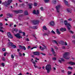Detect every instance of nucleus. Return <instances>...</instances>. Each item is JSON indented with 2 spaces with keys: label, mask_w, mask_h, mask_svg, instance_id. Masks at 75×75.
Wrapping results in <instances>:
<instances>
[{
  "label": "nucleus",
  "mask_w": 75,
  "mask_h": 75,
  "mask_svg": "<svg viewBox=\"0 0 75 75\" xmlns=\"http://www.w3.org/2000/svg\"><path fill=\"white\" fill-rule=\"evenodd\" d=\"M51 66L50 64H48L46 66L45 69L47 71V73H50V71L51 70Z\"/></svg>",
  "instance_id": "obj_1"
},
{
  "label": "nucleus",
  "mask_w": 75,
  "mask_h": 75,
  "mask_svg": "<svg viewBox=\"0 0 75 75\" xmlns=\"http://www.w3.org/2000/svg\"><path fill=\"white\" fill-rule=\"evenodd\" d=\"M64 22V24L65 25L67 26V29L68 30H70L71 28V25L69 23H67V21H65Z\"/></svg>",
  "instance_id": "obj_2"
},
{
  "label": "nucleus",
  "mask_w": 75,
  "mask_h": 75,
  "mask_svg": "<svg viewBox=\"0 0 75 75\" xmlns=\"http://www.w3.org/2000/svg\"><path fill=\"white\" fill-rule=\"evenodd\" d=\"M13 1L12 0H8L7 2H5L4 3H2V4H4L6 6H7L8 5H10V4Z\"/></svg>",
  "instance_id": "obj_3"
},
{
  "label": "nucleus",
  "mask_w": 75,
  "mask_h": 75,
  "mask_svg": "<svg viewBox=\"0 0 75 75\" xmlns=\"http://www.w3.org/2000/svg\"><path fill=\"white\" fill-rule=\"evenodd\" d=\"M69 54V53L68 52H65L64 53V54L63 55V57L66 59H69L70 58L68 56Z\"/></svg>",
  "instance_id": "obj_4"
},
{
  "label": "nucleus",
  "mask_w": 75,
  "mask_h": 75,
  "mask_svg": "<svg viewBox=\"0 0 75 75\" xmlns=\"http://www.w3.org/2000/svg\"><path fill=\"white\" fill-rule=\"evenodd\" d=\"M56 8L57 12L58 13V15H59L60 14V12H59V8H61V5H59L57 6Z\"/></svg>",
  "instance_id": "obj_5"
},
{
  "label": "nucleus",
  "mask_w": 75,
  "mask_h": 75,
  "mask_svg": "<svg viewBox=\"0 0 75 75\" xmlns=\"http://www.w3.org/2000/svg\"><path fill=\"white\" fill-rule=\"evenodd\" d=\"M33 23L34 25H36L38 24L39 23V21L38 20H35L33 21Z\"/></svg>",
  "instance_id": "obj_6"
},
{
  "label": "nucleus",
  "mask_w": 75,
  "mask_h": 75,
  "mask_svg": "<svg viewBox=\"0 0 75 75\" xmlns=\"http://www.w3.org/2000/svg\"><path fill=\"white\" fill-rule=\"evenodd\" d=\"M14 12L17 14H18L19 13H23V11L22 10H18V11H14Z\"/></svg>",
  "instance_id": "obj_7"
},
{
  "label": "nucleus",
  "mask_w": 75,
  "mask_h": 75,
  "mask_svg": "<svg viewBox=\"0 0 75 75\" xmlns=\"http://www.w3.org/2000/svg\"><path fill=\"white\" fill-rule=\"evenodd\" d=\"M7 35L8 37L10 38H11L12 39L13 38V36H12L10 32H8L7 33Z\"/></svg>",
  "instance_id": "obj_8"
},
{
  "label": "nucleus",
  "mask_w": 75,
  "mask_h": 75,
  "mask_svg": "<svg viewBox=\"0 0 75 75\" xmlns=\"http://www.w3.org/2000/svg\"><path fill=\"white\" fill-rule=\"evenodd\" d=\"M15 37H16L17 38H22V37L20 35V34L19 33H17L15 35Z\"/></svg>",
  "instance_id": "obj_9"
},
{
  "label": "nucleus",
  "mask_w": 75,
  "mask_h": 75,
  "mask_svg": "<svg viewBox=\"0 0 75 75\" xmlns=\"http://www.w3.org/2000/svg\"><path fill=\"white\" fill-rule=\"evenodd\" d=\"M33 53V54L35 55H37L38 56L40 55V52H34Z\"/></svg>",
  "instance_id": "obj_10"
},
{
  "label": "nucleus",
  "mask_w": 75,
  "mask_h": 75,
  "mask_svg": "<svg viewBox=\"0 0 75 75\" xmlns=\"http://www.w3.org/2000/svg\"><path fill=\"white\" fill-rule=\"evenodd\" d=\"M50 31L48 30V32L47 33H45L43 34V35H47V36H48L49 34H50Z\"/></svg>",
  "instance_id": "obj_11"
},
{
  "label": "nucleus",
  "mask_w": 75,
  "mask_h": 75,
  "mask_svg": "<svg viewBox=\"0 0 75 75\" xmlns=\"http://www.w3.org/2000/svg\"><path fill=\"white\" fill-rule=\"evenodd\" d=\"M50 25H51L52 26H54L55 24V23H54V22L51 21L50 22Z\"/></svg>",
  "instance_id": "obj_12"
},
{
  "label": "nucleus",
  "mask_w": 75,
  "mask_h": 75,
  "mask_svg": "<svg viewBox=\"0 0 75 75\" xmlns=\"http://www.w3.org/2000/svg\"><path fill=\"white\" fill-rule=\"evenodd\" d=\"M60 30L61 31H62V32H63V31H67V30L65 28H62L60 29Z\"/></svg>",
  "instance_id": "obj_13"
},
{
  "label": "nucleus",
  "mask_w": 75,
  "mask_h": 75,
  "mask_svg": "<svg viewBox=\"0 0 75 75\" xmlns=\"http://www.w3.org/2000/svg\"><path fill=\"white\" fill-rule=\"evenodd\" d=\"M28 6H29V8H30V9L33 8V7H32V6H33V4L31 3L29 4Z\"/></svg>",
  "instance_id": "obj_14"
},
{
  "label": "nucleus",
  "mask_w": 75,
  "mask_h": 75,
  "mask_svg": "<svg viewBox=\"0 0 75 75\" xmlns=\"http://www.w3.org/2000/svg\"><path fill=\"white\" fill-rule=\"evenodd\" d=\"M60 59L61 60H58L59 62L60 63H62V61H64V59L63 58H61Z\"/></svg>",
  "instance_id": "obj_15"
},
{
  "label": "nucleus",
  "mask_w": 75,
  "mask_h": 75,
  "mask_svg": "<svg viewBox=\"0 0 75 75\" xmlns=\"http://www.w3.org/2000/svg\"><path fill=\"white\" fill-rule=\"evenodd\" d=\"M51 50L52 52L53 55H54V56H55V54H55V51H54V49H53L52 48Z\"/></svg>",
  "instance_id": "obj_16"
},
{
  "label": "nucleus",
  "mask_w": 75,
  "mask_h": 75,
  "mask_svg": "<svg viewBox=\"0 0 75 75\" xmlns=\"http://www.w3.org/2000/svg\"><path fill=\"white\" fill-rule=\"evenodd\" d=\"M56 32L57 34H58V35H59V34H61V32H59V30L58 29H57L56 30Z\"/></svg>",
  "instance_id": "obj_17"
},
{
  "label": "nucleus",
  "mask_w": 75,
  "mask_h": 75,
  "mask_svg": "<svg viewBox=\"0 0 75 75\" xmlns=\"http://www.w3.org/2000/svg\"><path fill=\"white\" fill-rule=\"evenodd\" d=\"M67 10L68 12L71 13V11H72V9L70 8H68L67 9Z\"/></svg>",
  "instance_id": "obj_18"
},
{
  "label": "nucleus",
  "mask_w": 75,
  "mask_h": 75,
  "mask_svg": "<svg viewBox=\"0 0 75 75\" xmlns=\"http://www.w3.org/2000/svg\"><path fill=\"white\" fill-rule=\"evenodd\" d=\"M69 64H70V65H75V63L72 62H69Z\"/></svg>",
  "instance_id": "obj_19"
},
{
  "label": "nucleus",
  "mask_w": 75,
  "mask_h": 75,
  "mask_svg": "<svg viewBox=\"0 0 75 75\" xmlns=\"http://www.w3.org/2000/svg\"><path fill=\"white\" fill-rule=\"evenodd\" d=\"M64 23V21L63 20L61 19L60 21V24H63Z\"/></svg>",
  "instance_id": "obj_20"
},
{
  "label": "nucleus",
  "mask_w": 75,
  "mask_h": 75,
  "mask_svg": "<svg viewBox=\"0 0 75 75\" xmlns=\"http://www.w3.org/2000/svg\"><path fill=\"white\" fill-rule=\"evenodd\" d=\"M64 2L66 5H68V2L65 0H64Z\"/></svg>",
  "instance_id": "obj_21"
},
{
  "label": "nucleus",
  "mask_w": 75,
  "mask_h": 75,
  "mask_svg": "<svg viewBox=\"0 0 75 75\" xmlns=\"http://www.w3.org/2000/svg\"><path fill=\"white\" fill-rule=\"evenodd\" d=\"M43 28L44 30H47V28L45 25H44L43 27Z\"/></svg>",
  "instance_id": "obj_22"
},
{
  "label": "nucleus",
  "mask_w": 75,
  "mask_h": 75,
  "mask_svg": "<svg viewBox=\"0 0 75 75\" xmlns=\"http://www.w3.org/2000/svg\"><path fill=\"white\" fill-rule=\"evenodd\" d=\"M8 44L9 45H11V47L13 45V43L11 42H9Z\"/></svg>",
  "instance_id": "obj_23"
},
{
  "label": "nucleus",
  "mask_w": 75,
  "mask_h": 75,
  "mask_svg": "<svg viewBox=\"0 0 75 75\" xmlns=\"http://www.w3.org/2000/svg\"><path fill=\"white\" fill-rule=\"evenodd\" d=\"M32 28H33V29H37L38 28V27H37V26H34L32 27Z\"/></svg>",
  "instance_id": "obj_24"
},
{
  "label": "nucleus",
  "mask_w": 75,
  "mask_h": 75,
  "mask_svg": "<svg viewBox=\"0 0 75 75\" xmlns=\"http://www.w3.org/2000/svg\"><path fill=\"white\" fill-rule=\"evenodd\" d=\"M24 14H25V15H28V12H27V11H25Z\"/></svg>",
  "instance_id": "obj_25"
},
{
  "label": "nucleus",
  "mask_w": 75,
  "mask_h": 75,
  "mask_svg": "<svg viewBox=\"0 0 75 75\" xmlns=\"http://www.w3.org/2000/svg\"><path fill=\"white\" fill-rule=\"evenodd\" d=\"M33 13L34 14H37V12H36V11L34 10L33 11Z\"/></svg>",
  "instance_id": "obj_26"
},
{
  "label": "nucleus",
  "mask_w": 75,
  "mask_h": 75,
  "mask_svg": "<svg viewBox=\"0 0 75 75\" xmlns=\"http://www.w3.org/2000/svg\"><path fill=\"white\" fill-rule=\"evenodd\" d=\"M52 2L53 4H56L57 3V1H56V0H53Z\"/></svg>",
  "instance_id": "obj_27"
},
{
  "label": "nucleus",
  "mask_w": 75,
  "mask_h": 75,
  "mask_svg": "<svg viewBox=\"0 0 75 75\" xmlns=\"http://www.w3.org/2000/svg\"><path fill=\"white\" fill-rule=\"evenodd\" d=\"M52 59L53 61H56L57 60V58L55 57H54L52 58Z\"/></svg>",
  "instance_id": "obj_28"
},
{
  "label": "nucleus",
  "mask_w": 75,
  "mask_h": 75,
  "mask_svg": "<svg viewBox=\"0 0 75 75\" xmlns=\"http://www.w3.org/2000/svg\"><path fill=\"white\" fill-rule=\"evenodd\" d=\"M44 47H42V50H42V51H43V50H44V49H46L47 48V47H45V46H44Z\"/></svg>",
  "instance_id": "obj_29"
},
{
  "label": "nucleus",
  "mask_w": 75,
  "mask_h": 75,
  "mask_svg": "<svg viewBox=\"0 0 75 75\" xmlns=\"http://www.w3.org/2000/svg\"><path fill=\"white\" fill-rule=\"evenodd\" d=\"M45 3H48L50 0H43Z\"/></svg>",
  "instance_id": "obj_30"
},
{
  "label": "nucleus",
  "mask_w": 75,
  "mask_h": 75,
  "mask_svg": "<svg viewBox=\"0 0 75 75\" xmlns=\"http://www.w3.org/2000/svg\"><path fill=\"white\" fill-rule=\"evenodd\" d=\"M18 54L19 57H21V56H22V55H23V54H21L20 52H19Z\"/></svg>",
  "instance_id": "obj_31"
},
{
  "label": "nucleus",
  "mask_w": 75,
  "mask_h": 75,
  "mask_svg": "<svg viewBox=\"0 0 75 75\" xmlns=\"http://www.w3.org/2000/svg\"><path fill=\"white\" fill-rule=\"evenodd\" d=\"M12 48H16V45H13L12 46Z\"/></svg>",
  "instance_id": "obj_32"
},
{
  "label": "nucleus",
  "mask_w": 75,
  "mask_h": 75,
  "mask_svg": "<svg viewBox=\"0 0 75 75\" xmlns=\"http://www.w3.org/2000/svg\"><path fill=\"white\" fill-rule=\"evenodd\" d=\"M51 33H52L53 34H55V33L54 31H53V30H52V31L51 32Z\"/></svg>",
  "instance_id": "obj_33"
},
{
  "label": "nucleus",
  "mask_w": 75,
  "mask_h": 75,
  "mask_svg": "<svg viewBox=\"0 0 75 75\" xmlns=\"http://www.w3.org/2000/svg\"><path fill=\"white\" fill-rule=\"evenodd\" d=\"M40 9L41 10V11H43V10H44V8H43V7H41L40 8Z\"/></svg>",
  "instance_id": "obj_34"
},
{
  "label": "nucleus",
  "mask_w": 75,
  "mask_h": 75,
  "mask_svg": "<svg viewBox=\"0 0 75 75\" xmlns=\"http://www.w3.org/2000/svg\"><path fill=\"white\" fill-rule=\"evenodd\" d=\"M53 43H55L56 44H58V43H57V42L56 41L54 40L53 41Z\"/></svg>",
  "instance_id": "obj_35"
},
{
  "label": "nucleus",
  "mask_w": 75,
  "mask_h": 75,
  "mask_svg": "<svg viewBox=\"0 0 75 75\" xmlns=\"http://www.w3.org/2000/svg\"><path fill=\"white\" fill-rule=\"evenodd\" d=\"M32 35L34 37H35V38H36V37H35V34H32Z\"/></svg>",
  "instance_id": "obj_36"
},
{
  "label": "nucleus",
  "mask_w": 75,
  "mask_h": 75,
  "mask_svg": "<svg viewBox=\"0 0 75 75\" xmlns=\"http://www.w3.org/2000/svg\"><path fill=\"white\" fill-rule=\"evenodd\" d=\"M19 47H21V49H23V46H22L21 45H19Z\"/></svg>",
  "instance_id": "obj_37"
},
{
  "label": "nucleus",
  "mask_w": 75,
  "mask_h": 75,
  "mask_svg": "<svg viewBox=\"0 0 75 75\" xmlns=\"http://www.w3.org/2000/svg\"><path fill=\"white\" fill-rule=\"evenodd\" d=\"M1 65H2V66H3V67H4V65H5L4 63H2L1 64Z\"/></svg>",
  "instance_id": "obj_38"
},
{
  "label": "nucleus",
  "mask_w": 75,
  "mask_h": 75,
  "mask_svg": "<svg viewBox=\"0 0 75 75\" xmlns=\"http://www.w3.org/2000/svg\"><path fill=\"white\" fill-rule=\"evenodd\" d=\"M69 32L70 33H71L72 34H74V32L71 30H69Z\"/></svg>",
  "instance_id": "obj_39"
},
{
  "label": "nucleus",
  "mask_w": 75,
  "mask_h": 75,
  "mask_svg": "<svg viewBox=\"0 0 75 75\" xmlns=\"http://www.w3.org/2000/svg\"><path fill=\"white\" fill-rule=\"evenodd\" d=\"M16 32H17V31H18V29H15L14 30Z\"/></svg>",
  "instance_id": "obj_40"
},
{
  "label": "nucleus",
  "mask_w": 75,
  "mask_h": 75,
  "mask_svg": "<svg viewBox=\"0 0 75 75\" xmlns=\"http://www.w3.org/2000/svg\"><path fill=\"white\" fill-rule=\"evenodd\" d=\"M34 67H35V68H39L38 67V66H36L35 65H34Z\"/></svg>",
  "instance_id": "obj_41"
},
{
  "label": "nucleus",
  "mask_w": 75,
  "mask_h": 75,
  "mask_svg": "<svg viewBox=\"0 0 75 75\" xmlns=\"http://www.w3.org/2000/svg\"><path fill=\"white\" fill-rule=\"evenodd\" d=\"M40 19L42 20V21H43V20H44V17H41L40 18Z\"/></svg>",
  "instance_id": "obj_42"
},
{
  "label": "nucleus",
  "mask_w": 75,
  "mask_h": 75,
  "mask_svg": "<svg viewBox=\"0 0 75 75\" xmlns=\"http://www.w3.org/2000/svg\"><path fill=\"white\" fill-rule=\"evenodd\" d=\"M23 50H26V48H25V46H23Z\"/></svg>",
  "instance_id": "obj_43"
},
{
  "label": "nucleus",
  "mask_w": 75,
  "mask_h": 75,
  "mask_svg": "<svg viewBox=\"0 0 75 75\" xmlns=\"http://www.w3.org/2000/svg\"><path fill=\"white\" fill-rule=\"evenodd\" d=\"M34 6H37V3L35 2L34 3Z\"/></svg>",
  "instance_id": "obj_44"
},
{
  "label": "nucleus",
  "mask_w": 75,
  "mask_h": 75,
  "mask_svg": "<svg viewBox=\"0 0 75 75\" xmlns=\"http://www.w3.org/2000/svg\"><path fill=\"white\" fill-rule=\"evenodd\" d=\"M71 73H72L71 71H68V74L69 75V74H71Z\"/></svg>",
  "instance_id": "obj_45"
},
{
  "label": "nucleus",
  "mask_w": 75,
  "mask_h": 75,
  "mask_svg": "<svg viewBox=\"0 0 75 75\" xmlns=\"http://www.w3.org/2000/svg\"><path fill=\"white\" fill-rule=\"evenodd\" d=\"M22 33L23 34V36H25V33L23 32Z\"/></svg>",
  "instance_id": "obj_46"
},
{
  "label": "nucleus",
  "mask_w": 75,
  "mask_h": 75,
  "mask_svg": "<svg viewBox=\"0 0 75 75\" xmlns=\"http://www.w3.org/2000/svg\"><path fill=\"white\" fill-rule=\"evenodd\" d=\"M9 17H13V15L10 14L9 15Z\"/></svg>",
  "instance_id": "obj_47"
},
{
  "label": "nucleus",
  "mask_w": 75,
  "mask_h": 75,
  "mask_svg": "<svg viewBox=\"0 0 75 75\" xmlns=\"http://www.w3.org/2000/svg\"><path fill=\"white\" fill-rule=\"evenodd\" d=\"M37 14H39L40 12H39V11L38 10H37Z\"/></svg>",
  "instance_id": "obj_48"
},
{
  "label": "nucleus",
  "mask_w": 75,
  "mask_h": 75,
  "mask_svg": "<svg viewBox=\"0 0 75 75\" xmlns=\"http://www.w3.org/2000/svg\"><path fill=\"white\" fill-rule=\"evenodd\" d=\"M2 50L3 51H6V49H5V48H3L2 49Z\"/></svg>",
  "instance_id": "obj_49"
},
{
  "label": "nucleus",
  "mask_w": 75,
  "mask_h": 75,
  "mask_svg": "<svg viewBox=\"0 0 75 75\" xmlns=\"http://www.w3.org/2000/svg\"><path fill=\"white\" fill-rule=\"evenodd\" d=\"M2 60L3 61H5V58L4 57H3L2 58Z\"/></svg>",
  "instance_id": "obj_50"
},
{
  "label": "nucleus",
  "mask_w": 75,
  "mask_h": 75,
  "mask_svg": "<svg viewBox=\"0 0 75 75\" xmlns=\"http://www.w3.org/2000/svg\"><path fill=\"white\" fill-rule=\"evenodd\" d=\"M32 63H33V64H34V65H35V64H36V63L35 62L33 61L32 62Z\"/></svg>",
  "instance_id": "obj_51"
},
{
  "label": "nucleus",
  "mask_w": 75,
  "mask_h": 75,
  "mask_svg": "<svg viewBox=\"0 0 75 75\" xmlns=\"http://www.w3.org/2000/svg\"><path fill=\"white\" fill-rule=\"evenodd\" d=\"M26 41H30V40H29V39L28 38L26 39Z\"/></svg>",
  "instance_id": "obj_52"
},
{
  "label": "nucleus",
  "mask_w": 75,
  "mask_h": 75,
  "mask_svg": "<svg viewBox=\"0 0 75 75\" xmlns=\"http://www.w3.org/2000/svg\"><path fill=\"white\" fill-rule=\"evenodd\" d=\"M0 31L2 33H4V31L2 30H0Z\"/></svg>",
  "instance_id": "obj_53"
},
{
  "label": "nucleus",
  "mask_w": 75,
  "mask_h": 75,
  "mask_svg": "<svg viewBox=\"0 0 75 75\" xmlns=\"http://www.w3.org/2000/svg\"><path fill=\"white\" fill-rule=\"evenodd\" d=\"M14 64L15 65H16V66L18 65V64L17 63H14Z\"/></svg>",
  "instance_id": "obj_54"
},
{
  "label": "nucleus",
  "mask_w": 75,
  "mask_h": 75,
  "mask_svg": "<svg viewBox=\"0 0 75 75\" xmlns=\"http://www.w3.org/2000/svg\"><path fill=\"white\" fill-rule=\"evenodd\" d=\"M65 45H68V44H67V42H65Z\"/></svg>",
  "instance_id": "obj_55"
},
{
  "label": "nucleus",
  "mask_w": 75,
  "mask_h": 75,
  "mask_svg": "<svg viewBox=\"0 0 75 75\" xmlns=\"http://www.w3.org/2000/svg\"><path fill=\"white\" fill-rule=\"evenodd\" d=\"M68 21H71L72 20V19L71 18H70L68 19Z\"/></svg>",
  "instance_id": "obj_56"
},
{
  "label": "nucleus",
  "mask_w": 75,
  "mask_h": 75,
  "mask_svg": "<svg viewBox=\"0 0 75 75\" xmlns=\"http://www.w3.org/2000/svg\"><path fill=\"white\" fill-rule=\"evenodd\" d=\"M22 16H23V15H19V17H22Z\"/></svg>",
  "instance_id": "obj_57"
},
{
  "label": "nucleus",
  "mask_w": 75,
  "mask_h": 75,
  "mask_svg": "<svg viewBox=\"0 0 75 75\" xmlns=\"http://www.w3.org/2000/svg\"><path fill=\"white\" fill-rule=\"evenodd\" d=\"M41 54H42V55H46L45 53H41Z\"/></svg>",
  "instance_id": "obj_58"
},
{
  "label": "nucleus",
  "mask_w": 75,
  "mask_h": 75,
  "mask_svg": "<svg viewBox=\"0 0 75 75\" xmlns=\"http://www.w3.org/2000/svg\"><path fill=\"white\" fill-rule=\"evenodd\" d=\"M37 48V47H34L32 48H31V50H33V49H34V48Z\"/></svg>",
  "instance_id": "obj_59"
},
{
  "label": "nucleus",
  "mask_w": 75,
  "mask_h": 75,
  "mask_svg": "<svg viewBox=\"0 0 75 75\" xmlns=\"http://www.w3.org/2000/svg\"><path fill=\"white\" fill-rule=\"evenodd\" d=\"M68 68L69 69H72V68L71 67H69Z\"/></svg>",
  "instance_id": "obj_60"
},
{
  "label": "nucleus",
  "mask_w": 75,
  "mask_h": 75,
  "mask_svg": "<svg viewBox=\"0 0 75 75\" xmlns=\"http://www.w3.org/2000/svg\"><path fill=\"white\" fill-rule=\"evenodd\" d=\"M11 57L12 58H14V56L13 55H11Z\"/></svg>",
  "instance_id": "obj_61"
},
{
  "label": "nucleus",
  "mask_w": 75,
  "mask_h": 75,
  "mask_svg": "<svg viewBox=\"0 0 75 75\" xmlns=\"http://www.w3.org/2000/svg\"><path fill=\"white\" fill-rule=\"evenodd\" d=\"M19 33H23V32H22V31H21V30H19Z\"/></svg>",
  "instance_id": "obj_62"
},
{
  "label": "nucleus",
  "mask_w": 75,
  "mask_h": 75,
  "mask_svg": "<svg viewBox=\"0 0 75 75\" xmlns=\"http://www.w3.org/2000/svg\"><path fill=\"white\" fill-rule=\"evenodd\" d=\"M0 26H2V25H3V24H2V23H0Z\"/></svg>",
  "instance_id": "obj_63"
},
{
  "label": "nucleus",
  "mask_w": 75,
  "mask_h": 75,
  "mask_svg": "<svg viewBox=\"0 0 75 75\" xmlns=\"http://www.w3.org/2000/svg\"><path fill=\"white\" fill-rule=\"evenodd\" d=\"M73 42H74V44H75V40H74L72 41Z\"/></svg>",
  "instance_id": "obj_64"
}]
</instances>
